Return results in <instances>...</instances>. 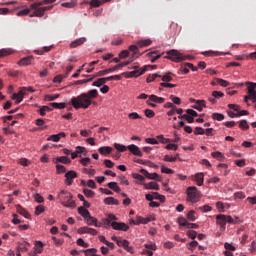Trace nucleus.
I'll use <instances>...</instances> for the list:
<instances>
[{
	"label": "nucleus",
	"instance_id": "69168bd1",
	"mask_svg": "<svg viewBox=\"0 0 256 256\" xmlns=\"http://www.w3.org/2000/svg\"><path fill=\"white\" fill-rule=\"evenodd\" d=\"M45 99H46V101H55V99H59V94L46 95Z\"/></svg>",
	"mask_w": 256,
	"mask_h": 256
},
{
	"label": "nucleus",
	"instance_id": "cd10ccee",
	"mask_svg": "<svg viewBox=\"0 0 256 256\" xmlns=\"http://www.w3.org/2000/svg\"><path fill=\"white\" fill-rule=\"evenodd\" d=\"M43 253V242L38 241L34 247V255Z\"/></svg>",
	"mask_w": 256,
	"mask_h": 256
},
{
	"label": "nucleus",
	"instance_id": "f3484780",
	"mask_svg": "<svg viewBox=\"0 0 256 256\" xmlns=\"http://www.w3.org/2000/svg\"><path fill=\"white\" fill-rule=\"evenodd\" d=\"M153 55H156V56L151 59V63H155L157 59H161L163 53H161L159 50H154L147 54L148 57H153Z\"/></svg>",
	"mask_w": 256,
	"mask_h": 256
},
{
	"label": "nucleus",
	"instance_id": "72a5a7b5",
	"mask_svg": "<svg viewBox=\"0 0 256 256\" xmlns=\"http://www.w3.org/2000/svg\"><path fill=\"white\" fill-rule=\"evenodd\" d=\"M105 83H107V79L104 78H99L98 80L94 81L92 83L93 87H101V85H105Z\"/></svg>",
	"mask_w": 256,
	"mask_h": 256
},
{
	"label": "nucleus",
	"instance_id": "6e6552de",
	"mask_svg": "<svg viewBox=\"0 0 256 256\" xmlns=\"http://www.w3.org/2000/svg\"><path fill=\"white\" fill-rule=\"evenodd\" d=\"M167 53V56L164 57V59H170V61H174L175 63H181V61H185L187 57L183 56L179 51L177 50H170Z\"/></svg>",
	"mask_w": 256,
	"mask_h": 256
},
{
	"label": "nucleus",
	"instance_id": "dca6fc26",
	"mask_svg": "<svg viewBox=\"0 0 256 256\" xmlns=\"http://www.w3.org/2000/svg\"><path fill=\"white\" fill-rule=\"evenodd\" d=\"M85 41H87V38H85V37L78 38L70 43V47H71V49H75V48L83 45V43H85Z\"/></svg>",
	"mask_w": 256,
	"mask_h": 256
},
{
	"label": "nucleus",
	"instance_id": "a211bd4d",
	"mask_svg": "<svg viewBox=\"0 0 256 256\" xmlns=\"http://www.w3.org/2000/svg\"><path fill=\"white\" fill-rule=\"evenodd\" d=\"M24 95H25V93H23V90L19 91L18 93H14L12 95V99L15 101L16 105H19V103H21V101H23Z\"/></svg>",
	"mask_w": 256,
	"mask_h": 256
},
{
	"label": "nucleus",
	"instance_id": "20e7f679",
	"mask_svg": "<svg viewBox=\"0 0 256 256\" xmlns=\"http://www.w3.org/2000/svg\"><path fill=\"white\" fill-rule=\"evenodd\" d=\"M247 85V95L244 96V103H256V83L255 82H246Z\"/></svg>",
	"mask_w": 256,
	"mask_h": 256
},
{
	"label": "nucleus",
	"instance_id": "0eeeda50",
	"mask_svg": "<svg viewBox=\"0 0 256 256\" xmlns=\"http://www.w3.org/2000/svg\"><path fill=\"white\" fill-rule=\"evenodd\" d=\"M201 197L199 196V191H197V187L190 186L187 188V201L190 203H198Z\"/></svg>",
	"mask_w": 256,
	"mask_h": 256
},
{
	"label": "nucleus",
	"instance_id": "2eb2a0df",
	"mask_svg": "<svg viewBox=\"0 0 256 256\" xmlns=\"http://www.w3.org/2000/svg\"><path fill=\"white\" fill-rule=\"evenodd\" d=\"M98 152L100 155L107 157V155H111V153H113V148L110 146H102L98 149Z\"/></svg>",
	"mask_w": 256,
	"mask_h": 256
},
{
	"label": "nucleus",
	"instance_id": "603ef678",
	"mask_svg": "<svg viewBox=\"0 0 256 256\" xmlns=\"http://www.w3.org/2000/svg\"><path fill=\"white\" fill-rule=\"evenodd\" d=\"M216 81L221 87H229V82L224 79L216 78Z\"/></svg>",
	"mask_w": 256,
	"mask_h": 256
},
{
	"label": "nucleus",
	"instance_id": "1a4fd4ad",
	"mask_svg": "<svg viewBox=\"0 0 256 256\" xmlns=\"http://www.w3.org/2000/svg\"><path fill=\"white\" fill-rule=\"evenodd\" d=\"M111 227L112 229H114L115 231H129V225H127L124 222H116L113 221L111 223Z\"/></svg>",
	"mask_w": 256,
	"mask_h": 256
},
{
	"label": "nucleus",
	"instance_id": "b1692460",
	"mask_svg": "<svg viewBox=\"0 0 256 256\" xmlns=\"http://www.w3.org/2000/svg\"><path fill=\"white\" fill-rule=\"evenodd\" d=\"M87 225H94V227H101V224L97 223V218L89 216L86 218Z\"/></svg>",
	"mask_w": 256,
	"mask_h": 256
},
{
	"label": "nucleus",
	"instance_id": "e433bc0d",
	"mask_svg": "<svg viewBox=\"0 0 256 256\" xmlns=\"http://www.w3.org/2000/svg\"><path fill=\"white\" fill-rule=\"evenodd\" d=\"M114 147L119 151V153H125V151H127L128 149V146H125L119 143H114Z\"/></svg>",
	"mask_w": 256,
	"mask_h": 256
},
{
	"label": "nucleus",
	"instance_id": "0e129e2a",
	"mask_svg": "<svg viewBox=\"0 0 256 256\" xmlns=\"http://www.w3.org/2000/svg\"><path fill=\"white\" fill-rule=\"evenodd\" d=\"M194 135H205V129L201 127H196L194 130Z\"/></svg>",
	"mask_w": 256,
	"mask_h": 256
},
{
	"label": "nucleus",
	"instance_id": "de8ad7c7",
	"mask_svg": "<svg viewBox=\"0 0 256 256\" xmlns=\"http://www.w3.org/2000/svg\"><path fill=\"white\" fill-rule=\"evenodd\" d=\"M178 225H180V227H187L189 225V222H187V219L180 217L177 220Z\"/></svg>",
	"mask_w": 256,
	"mask_h": 256
},
{
	"label": "nucleus",
	"instance_id": "4c0bfd02",
	"mask_svg": "<svg viewBox=\"0 0 256 256\" xmlns=\"http://www.w3.org/2000/svg\"><path fill=\"white\" fill-rule=\"evenodd\" d=\"M50 107H53L54 109H65L67 105L65 103L52 102L50 103Z\"/></svg>",
	"mask_w": 256,
	"mask_h": 256
},
{
	"label": "nucleus",
	"instance_id": "4468645a",
	"mask_svg": "<svg viewBox=\"0 0 256 256\" xmlns=\"http://www.w3.org/2000/svg\"><path fill=\"white\" fill-rule=\"evenodd\" d=\"M118 247H123V249H125V251H127L128 253H135V251L133 250V246H129V240L118 241Z\"/></svg>",
	"mask_w": 256,
	"mask_h": 256
},
{
	"label": "nucleus",
	"instance_id": "a18cd8bd",
	"mask_svg": "<svg viewBox=\"0 0 256 256\" xmlns=\"http://www.w3.org/2000/svg\"><path fill=\"white\" fill-rule=\"evenodd\" d=\"M151 43H152V41L149 39L138 41L139 47H149V45H151Z\"/></svg>",
	"mask_w": 256,
	"mask_h": 256
},
{
	"label": "nucleus",
	"instance_id": "9d476101",
	"mask_svg": "<svg viewBox=\"0 0 256 256\" xmlns=\"http://www.w3.org/2000/svg\"><path fill=\"white\" fill-rule=\"evenodd\" d=\"M140 173L146 177V179H153L154 181H161V177H159V174L157 173H149L145 169H140Z\"/></svg>",
	"mask_w": 256,
	"mask_h": 256
},
{
	"label": "nucleus",
	"instance_id": "39448f33",
	"mask_svg": "<svg viewBox=\"0 0 256 256\" xmlns=\"http://www.w3.org/2000/svg\"><path fill=\"white\" fill-rule=\"evenodd\" d=\"M129 63H131V62L125 61V62L115 65L112 68H108L106 70H100L95 74V77H105V75H109V73H114V71H118V69L127 67V65H129Z\"/></svg>",
	"mask_w": 256,
	"mask_h": 256
},
{
	"label": "nucleus",
	"instance_id": "4d7b16f0",
	"mask_svg": "<svg viewBox=\"0 0 256 256\" xmlns=\"http://www.w3.org/2000/svg\"><path fill=\"white\" fill-rule=\"evenodd\" d=\"M212 97H214V99H221V97H225V94L221 91H213Z\"/></svg>",
	"mask_w": 256,
	"mask_h": 256
},
{
	"label": "nucleus",
	"instance_id": "052dcab7",
	"mask_svg": "<svg viewBox=\"0 0 256 256\" xmlns=\"http://www.w3.org/2000/svg\"><path fill=\"white\" fill-rule=\"evenodd\" d=\"M90 5L92 7H101V5H103V0L102 1H100V0H92L90 2Z\"/></svg>",
	"mask_w": 256,
	"mask_h": 256
},
{
	"label": "nucleus",
	"instance_id": "6e6d98bb",
	"mask_svg": "<svg viewBox=\"0 0 256 256\" xmlns=\"http://www.w3.org/2000/svg\"><path fill=\"white\" fill-rule=\"evenodd\" d=\"M188 221H196L197 218L195 217V210H191L187 214Z\"/></svg>",
	"mask_w": 256,
	"mask_h": 256
},
{
	"label": "nucleus",
	"instance_id": "49530a36",
	"mask_svg": "<svg viewBox=\"0 0 256 256\" xmlns=\"http://www.w3.org/2000/svg\"><path fill=\"white\" fill-rule=\"evenodd\" d=\"M83 193H84L85 197H90V199H93V197H95V192L93 190H89V189L85 188L83 190Z\"/></svg>",
	"mask_w": 256,
	"mask_h": 256
},
{
	"label": "nucleus",
	"instance_id": "37998d69",
	"mask_svg": "<svg viewBox=\"0 0 256 256\" xmlns=\"http://www.w3.org/2000/svg\"><path fill=\"white\" fill-rule=\"evenodd\" d=\"M239 127L240 129H242L243 131H247V129H249V123L247 122V120H241L239 122Z\"/></svg>",
	"mask_w": 256,
	"mask_h": 256
},
{
	"label": "nucleus",
	"instance_id": "4be33fe9",
	"mask_svg": "<svg viewBox=\"0 0 256 256\" xmlns=\"http://www.w3.org/2000/svg\"><path fill=\"white\" fill-rule=\"evenodd\" d=\"M81 153H85V147L78 146L76 147V151L71 153V158L72 159H77Z\"/></svg>",
	"mask_w": 256,
	"mask_h": 256
},
{
	"label": "nucleus",
	"instance_id": "13d9d810",
	"mask_svg": "<svg viewBox=\"0 0 256 256\" xmlns=\"http://www.w3.org/2000/svg\"><path fill=\"white\" fill-rule=\"evenodd\" d=\"M56 171H57L58 175H61V173H65V171H67V168H65V166H63L61 164H57Z\"/></svg>",
	"mask_w": 256,
	"mask_h": 256
},
{
	"label": "nucleus",
	"instance_id": "7ed1b4c3",
	"mask_svg": "<svg viewBox=\"0 0 256 256\" xmlns=\"http://www.w3.org/2000/svg\"><path fill=\"white\" fill-rule=\"evenodd\" d=\"M58 197L61 201V205L64 207H68V209H75L77 207L75 200H72L73 195L70 192L61 190L58 194Z\"/></svg>",
	"mask_w": 256,
	"mask_h": 256
},
{
	"label": "nucleus",
	"instance_id": "09e8293b",
	"mask_svg": "<svg viewBox=\"0 0 256 256\" xmlns=\"http://www.w3.org/2000/svg\"><path fill=\"white\" fill-rule=\"evenodd\" d=\"M41 213H45V206L43 205H38L35 208V215L39 216Z\"/></svg>",
	"mask_w": 256,
	"mask_h": 256
},
{
	"label": "nucleus",
	"instance_id": "393cba45",
	"mask_svg": "<svg viewBox=\"0 0 256 256\" xmlns=\"http://www.w3.org/2000/svg\"><path fill=\"white\" fill-rule=\"evenodd\" d=\"M197 111H203V107H206L205 100H197L196 104L192 106Z\"/></svg>",
	"mask_w": 256,
	"mask_h": 256
},
{
	"label": "nucleus",
	"instance_id": "5701e85b",
	"mask_svg": "<svg viewBox=\"0 0 256 256\" xmlns=\"http://www.w3.org/2000/svg\"><path fill=\"white\" fill-rule=\"evenodd\" d=\"M31 61H33V56L24 57L20 59V61L18 62V65H23V66L31 65Z\"/></svg>",
	"mask_w": 256,
	"mask_h": 256
},
{
	"label": "nucleus",
	"instance_id": "864d4df0",
	"mask_svg": "<svg viewBox=\"0 0 256 256\" xmlns=\"http://www.w3.org/2000/svg\"><path fill=\"white\" fill-rule=\"evenodd\" d=\"M177 157H179V154H176V157L165 155L164 161H167L168 163H174V161H177Z\"/></svg>",
	"mask_w": 256,
	"mask_h": 256
},
{
	"label": "nucleus",
	"instance_id": "2f4dec72",
	"mask_svg": "<svg viewBox=\"0 0 256 256\" xmlns=\"http://www.w3.org/2000/svg\"><path fill=\"white\" fill-rule=\"evenodd\" d=\"M205 175L203 173H197L195 175V181L197 183V185L199 187H201V185H203V179H204Z\"/></svg>",
	"mask_w": 256,
	"mask_h": 256
},
{
	"label": "nucleus",
	"instance_id": "a878e982",
	"mask_svg": "<svg viewBox=\"0 0 256 256\" xmlns=\"http://www.w3.org/2000/svg\"><path fill=\"white\" fill-rule=\"evenodd\" d=\"M105 205H119V200L114 197H107L104 199Z\"/></svg>",
	"mask_w": 256,
	"mask_h": 256
},
{
	"label": "nucleus",
	"instance_id": "c03bdc74",
	"mask_svg": "<svg viewBox=\"0 0 256 256\" xmlns=\"http://www.w3.org/2000/svg\"><path fill=\"white\" fill-rule=\"evenodd\" d=\"M29 13H31V8H26L24 10H21V11L17 12V17H25Z\"/></svg>",
	"mask_w": 256,
	"mask_h": 256
},
{
	"label": "nucleus",
	"instance_id": "aec40b11",
	"mask_svg": "<svg viewBox=\"0 0 256 256\" xmlns=\"http://www.w3.org/2000/svg\"><path fill=\"white\" fill-rule=\"evenodd\" d=\"M138 225L142 223V225H147V223H151V221H155V216H149L148 218L138 217L137 218Z\"/></svg>",
	"mask_w": 256,
	"mask_h": 256
},
{
	"label": "nucleus",
	"instance_id": "a19ab883",
	"mask_svg": "<svg viewBox=\"0 0 256 256\" xmlns=\"http://www.w3.org/2000/svg\"><path fill=\"white\" fill-rule=\"evenodd\" d=\"M13 53V50L9 48H3L0 50V57H7V55H11Z\"/></svg>",
	"mask_w": 256,
	"mask_h": 256
},
{
	"label": "nucleus",
	"instance_id": "bf43d9fd",
	"mask_svg": "<svg viewBox=\"0 0 256 256\" xmlns=\"http://www.w3.org/2000/svg\"><path fill=\"white\" fill-rule=\"evenodd\" d=\"M106 81H121L122 76L121 75H114V76H108L105 77Z\"/></svg>",
	"mask_w": 256,
	"mask_h": 256
},
{
	"label": "nucleus",
	"instance_id": "5fc2aeb1",
	"mask_svg": "<svg viewBox=\"0 0 256 256\" xmlns=\"http://www.w3.org/2000/svg\"><path fill=\"white\" fill-rule=\"evenodd\" d=\"M99 63V60L97 61H92L89 63V68L86 70L87 73H93L95 68L93 67L94 65H97Z\"/></svg>",
	"mask_w": 256,
	"mask_h": 256
},
{
	"label": "nucleus",
	"instance_id": "680f3d73",
	"mask_svg": "<svg viewBox=\"0 0 256 256\" xmlns=\"http://www.w3.org/2000/svg\"><path fill=\"white\" fill-rule=\"evenodd\" d=\"M81 165H83V167H87V165H89V163H91V158L86 157V158H82L80 160Z\"/></svg>",
	"mask_w": 256,
	"mask_h": 256
},
{
	"label": "nucleus",
	"instance_id": "6ab92c4d",
	"mask_svg": "<svg viewBox=\"0 0 256 256\" xmlns=\"http://www.w3.org/2000/svg\"><path fill=\"white\" fill-rule=\"evenodd\" d=\"M16 209H17V213L22 215V217H25V219H31V214H29V212L25 210V208L21 207V205H18Z\"/></svg>",
	"mask_w": 256,
	"mask_h": 256
},
{
	"label": "nucleus",
	"instance_id": "8fccbe9b",
	"mask_svg": "<svg viewBox=\"0 0 256 256\" xmlns=\"http://www.w3.org/2000/svg\"><path fill=\"white\" fill-rule=\"evenodd\" d=\"M76 243L79 247H84V249H87V247H89V243H86L85 240H83L82 238H79Z\"/></svg>",
	"mask_w": 256,
	"mask_h": 256
},
{
	"label": "nucleus",
	"instance_id": "e2e57ef3",
	"mask_svg": "<svg viewBox=\"0 0 256 256\" xmlns=\"http://www.w3.org/2000/svg\"><path fill=\"white\" fill-rule=\"evenodd\" d=\"M145 115L148 117V119H153V117H155V112L151 109H146Z\"/></svg>",
	"mask_w": 256,
	"mask_h": 256
},
{
	"label": "nucleus",
	"instance_id": "f8f14e48",
	"mask_svg": "<svg viewBox=\"0 0 256 256\" xmlns=\"http://www.w3.org/2000/svg\"><path fill=\"white\" fill-rule=\"evenodd\" d=\"M65 177L66 185H73V179L77 178V172L70 170L65 174Z\"/></svg>",
	"mask_w": 256,
	"mask_h": 256
},
{
	"label": "nucleus",
	"instance_id": "79ce46f5",
	"mask_svg": "<svg viewBox=\"0 0 256 256\" xmlns=\"http://www.w3.org/2000/svg\"><path fill=\"white\" fill-rule=\"evenodd\" d=\"M212 119H214V121H223V119H225V115L222 113H213Z\"/></svg>",
	"mask_w": 256,
	"mask_h": 256
},
{
	"label": "nucleus",
	"instance_id": "412c9836",
	"mask_svg": "<svg viewBox=\"0 0 256 256\" xmlns=\"http://www.w3.org/2000/svg\"><path fill=\"white\" fill-rule=\"evenodd\" d=\"M54 163H63L64 165H69L71 163V159H69L67 156H60L54 160Z\"/></svg>",
	"mask_w": 256,
	"mask_h": 256
},
{
	"label": "nucleus",
	"instance_id": "9b49d317",
	"mask_svg": "<svg viewBox=\"0 0 256 256\" xmlns=\"http://www.w3.org/2000/svg\"><path fill=\"white\" fill-rule=\"evenodd\" d=\"M216 223L220 226L222 231H225L227 225V218L223 214H219L216 216Z\"/></svg>",
	"mask_w": 256,
	"mask_h": 256
},
{
	"label": "nucleus",
	"instance_id": "c85d7f7f",
	"mask_svg": "<svg viewBox=\"0 0 256 256\" xmlns=\"http://www.w3.org/2000/svg\"><path fill=\"white\" fill-rule=\"evenodd\" d=\"M78 213L79 215H81V217H84L85 219L91 215L89 213V210L85 209V207L83 206L78 208Z\"/></svg>",
	"mask_w": 256,
	"mask_h": 256
},
{
	"label": "nucleus",
	"instance_id": "f704fd0d",
	"mask_svg": "<svg viewBox=\"0 0 256 256\" xmlns=\"http://www.w3.org/2000/svg\"><path fill=\"white\" fill-rule=\"evenodd\" d=\"M109 189H112V191H115V193H120L121 188L117 185V182H110L108 183Z\"/></svg>",
	"mask_w": 256,
	"mask_h": 256
},
{
	"label": "nucleus",
	"instance_id": "473e14b6",
	"mask_svg": "<svg viewBox=\"0 0 256 256\" xmlns=\"http://www.w3.org/2000/svg\"><path fill=\"white\" fill-rule=\"evenodd\" d=\"M77 5V0H70V2H64L61 4L62 7H66V9H73Z\"/></svg>",
	"mask_w": 256,
	"mask_h": 256
},
{
	"label": "nucleus",
	"instance_id": "774afa93",
	"mask_svg": "<svg viewBox=\"0 0 256 256\" xmlns=\"http://www.w3.org/2000/svg\"><path fill=\"white\" fill-rule=\"evenodd\" d=\"M129 119H141V116L137 112L128 114Z\"/></svg>",
	"mask_w": 256,
	"mask_h": 256
},
{
	"label": "nucleus",
	"instance_id": "c756f323",
	"mask_svg": "<svg viewBox=\"0 0 256 256\" xmlns=\"http://www.w3.org/2000/svg\"><path fill=\"white\" fill-rule=\"evenodd\" d=\"M111 221H117V216L114 214H108L104 223H105V225H107L109 227L113 223Z\"/></svg>",
	"mask_w": 256,
	"mask_h": 256
},
{
	"label": "nucleus",
	"instance_id": "7c9ffc66",
	"mask_svg": "<svg viewBox=\"0 0 256 256\" xmlns=\"http://www.w3.org/2000/svg\"><path fill=\"white\" fill-rule=\"evenodd\" d=\"M145 189H154V191H159V184L156 182H149L144 184Z\"/></svg>",
	"mask_w": 256,
	"mask_h": 256
},
{
	"label": "nucleus",
	"instance_id": "f03ea898",
	"mask_svg": "<svg viewBox=\"0 0 256 256\" xmlns=\"http://www.w3.org/2000/svg\"><path fill=\"white\" fill-rule=\"evenodd\" d=\"M57 0H43L41 2H35L30 5L31 11H34L30 17H43L45 15V11H51L53 6H45L43 5H50V3H55Z\"/></svg>",
	"mask_w": 256,
	"mask_h": 256
},
{
	"label": "nucleus",
	"instance_id": "338daca9",
	"mask_svg": "<svg viewBox=\"0 0 256 256\" xmlns=\"http://www.w3.org/2000/svg\"><path fill=\"white\" fill-rule=\"evenodd\" d=\"M187 235L190 239H196L197 238V231L194 230H189L187 232Z\"/></svg>",
	"mask_w": 256,
	"mask_h": 256
},
{
	"label": "nucleus",
	"instance_id": "ea45409f",
	"mask_svg": "<svg viewBox=\"0 0 256 256\" xmlns=\"http://www.w3.org/2000/svg\"><path fill=\"white\" fill-rule=\"evenodd\" d=\"M83 253H85V256H96L97 255V249L90 248L87 250H83Z\"/></svg>",
	"mask_w": 256,
	"mask_h": 256
},
{
	"label": "nucleus",
	"instance_id": "3c124183",
	"mask_svg": "<svg viewBox=\"0 0 256 256\" xmlns=\"http://www.w3.org/2000/svg\"><path fill=\"white\" fill-rule=\"evenodd\" d=\"M47 111H51V108H49V106H42L39 113L42 117H45V115H47Z\"/></svg>",
	"mask_w": 256,
	"mask_h": 256
},
{
	"label": "nucleus",
	"instance_id": "f257e3e1",
	"mask_svg": "<svg viewBox=\"0 0 256 256\" xmlns=\"http://www.w3.org/2000/svg\"><path fill=\"white\" fill-rule=\"evenodd\" d=\"M99 97V91L97 89L89 90L87 93H82L77 97L71 99L72 107L74 109H89L93 99Z\"/></svg>",
	"mask_w": 256,
	"mask_h": 256
},
{
	"label": "nucleus",
	"instance_id": "423d86ee",
	"mask_svg": "<svg viewBox=\"0 0 256 256\" xmlns=\"http://www.w3.org/2000/svg\"><path fill=\"white\" fill-rule=\"evenodd\" d=\"M150 66H144L142 70H139V66H134L132 69H134L131 72H123L122 75L126 79H131L133 77H141V75H144L145 72L147 71V68Z\"/></svg>",
	"mask_w": 256,
	"mask_h": 256
},
{
	"label": "nucleus",
	"instance_id": "ddd939ff",
	"mask_svg": "<svg viewBox=\"0 0 256 256\" xmlns=\"http://www.w3.org/2000/svg\"><path fill=\"white\" fill-rule=\"evenodd\" d=\"M128 150L130 151V153H132V155H135L136 157H143V152H141L139 146L135 144L128 145Z\"/></svg>",
	"mask_w": 256,
	"mask_h": 256
},
{
	"label": "nucleus",
	"instance_id": "c9c22d12",
	"mask_svg": "<svg viewBox=\"0 0 256 256\" xmlns=\"http://www.w3.org/2000/svg\"><path fill=\"white\" fill-rule=\"evenodd\" d=\"M212 157L214 159H218V161H224L225 160V156L223 155V153L216 151V152H212Z\"/></svg>",
	"mask_w": 256,
	"mask_h": 256
},
{
	"label": "nucleus",
	"instance_id": "58836bf2",
	"mask_svg": "<svg viewBox=\"0 0 256 256\" xmlns=\"http://www.w3.org/2000/svg\"><path fill=\"white\" fill-rule=\"evenodd\" d=\"M36 125H37L38 127H40V129H41L42 131H45V129H47V125H45V120H43V119H41V118H39V119L36 120Z\"/></svg>",
	"mask_w": 256,
	"mask_h": 256
},
{
	"label": "nucleus",
	"instance_id": "bb28decb",
	"mask_svg": "<svg viewBox=\"0 0 256 256\" xmlns=\"http://www.w3.org/2000/svg\"><path fill=\"white\" fill-rule=\"evenodd\" d=\"M149 101H152L153 103H165V98L158 97L157 95H150Z\"/></svg>",
	"mask_w": 256,
	"mask_h": 256
}]
</instances>
